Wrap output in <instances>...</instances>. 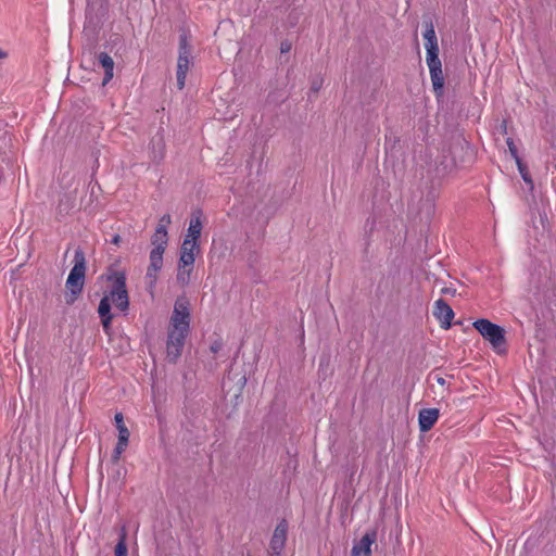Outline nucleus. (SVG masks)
<instances>
[{
  "instance_id": "nucleus-1",
  "label": "nucleus",
  "mask_w": 556,
  "mask_h": 556,
  "mask_svg": "<svg viewBox=\"0 0 556 556\" xmlns=\"http://www.w3.org/2000/svg\"><path fill=\"white\" fill-rule=\"evenodd\" d=\"M106 281L111 282L109 292L100 300L98 314L101 319L103 330L110 333L114 315L111 312V303L123 314L129 309V295L126 286V274L123 270L110 269L105 275Z\"/></svg>"
},
{
  "instance_id": "nucleus-2",
  "label": "nucleus",
  "mask_w": 556,
  "mask_h": 556,
  "mask_svg": "<svg viewBox=\"0 0 556 556\" xmlns=\"http://www.w3.org/2000/svg\"><path fill=\"white\" fill-rule=\"evenodd\" d=\"M190 302L186 296H179L174 304L166 341L167 357L173 363H175L182 353L186 339L190 332Z\"/></svg>"
},
{
  "instance_id": "nucleus-3",
  "label": "nucleus",
  "mask_w": 556,
  "mask_h": 556,
  "mask_svg": "<svg viewBox=\"0 0 556 556\" xmlns=\"http://www.w3.org/2000/svg\"><path fill=\"white\" fill-rule=\"evenodd\" d=\"M86 276V257L81 249H77L74 254V266L66 279L67 293L65 300L67 304H73L83 292Z\"/></svg>"
},
{
  "instance_id": "nucleus-4",
  "label": "nucleus",
  "mask_w": 556,
  "mask_h": 556,
  "mask_svg": "<svg viewBox=\"0 0 556 556\" xmlns=\"http://www.w3.org/2000/svg\"><path fill=\"white\" fill-rule=\"evenodd\" d=\"M201 231H202L201 212H197V213L192 214V216L190 218L187 235L185 236V239L180 247V251L190 252L192 254L200 253V244H199L198 240L201 236Z\"/></svg>"
},
{
  "instance_id": "nucleus-5",
  "label": "nucleus",
  "mask_w": 556,
  "mask_h": 556,
  "mask_svg": "<svg viewBox=\"0 0 556 556\" xmlns=\"http://www.w3.org/2000/svg\"><path fill=\"white\" fill-rule=\"evenodd\" d=\"M191 64V48L186 35H181L179 39V53L177 60V87L184 89L186 77Z\"/></svg>"
},
{
  "instance_id": "nucleus-6",
  "label": "nucleus",
  "mask_w": 556,
  "mask_h": 556,
  "mask_svg": "<svg viewBox=\"0 0 556 556\" xmlns=\"http://www.w3.org/2000/svg\"><path fill=\"white\" fill-rule=\"evenodd\" d=\"M473 327L493 345V348H500L505 343L504 329L501 326L491 323L489 319H477L473 323Z\"/></svg>"
},
{
  "instance_id": "nucleus-7",
  "label": "nucleus",
  "mask_w": 556,
  "mask_h": 556,
  "mask_svg": "<svg viewBox=\"0 0 556 556\" xmlns=\"http://www.w3.org/2000/svg\"><path fill=\"white\" fill-rule=\"evenodd\" d=\"M165 251H161L160 249H152L149 255L150 264L147 268L146 280L148 285L149 291L152 293L153 289L156 286L157 281V273L163 267V255Z\"/></svg>"
},
{
  "instance_id": "nucleus-8",
  "label": "nucleus",
  "mask_w": 556,
  "mask_h": 556,
  "mask_svg": "<svg viewBox=\"0 0 556 556\" xmlns=\"http://www.w3.org/2000/svg\"><path fill=\"white\" fill-rule=\"evenodd\" d=\"M288 529L289 526L286 519H282L277 523L269 542V556L282 555L286 547Z\"/></svg>"
},
{
  "instance_id": "nucleus-9",
  "label": "nucleus",
  "mask_w": 556,
  "mask_h": 556,
  "mask_svg": "<svg viewBox=\"0 0 556 556\" xmlns=\"http://www.w3.org/2000/svg\"><path fill=\"white\" fill-rule=\"evenodd\" d=\"M115 426L118 430V441L112 454V460L117 463L121 458L122 453L126 450L129 442V430L124 424V417L122 413H116L114 416Z\"/></svg>"
},
{
  "instance_id": "nucleus-10",
  "label": "nucleus",
  "mask_w": 556,
  "mask_h": 556,
  "mask_svg": "<svg viewBox=\"0 0 556 556\" xmlns=\"http://www.w3.org/2000/svg\"><path fill=\"white\" fill-rule=\"evenodd\" d=\"M195 255L197 254H192L186 251L179 252L177 281L182 286H187L190 282V276L193 270Z\"/></svg>"
},
{
  "instance_id": "nucleus-11",
  "label": "nucleus",
  "mask_w": 556,
  "mask_h": 556,
  "mask_svg": "<svg viewBox=\"0 0 556 556\" xmlns=\"http://www.w3.org/2000/svg\"><path fill=\"white\" fill-rule=\"evenodd\" d=\"M426 63L429 67L433 89L435 92L441 93L444 86V76L439 54L426 56Z\"/></svg>"
},
{
  "instance_id": "nucleus-12",
  "label": "nucleus",
  "mask_w": 556,
  "mask_h": 556,
  "mask_svg": "<svg viewBox=\"0 0 556 556\" xmlns=\"http://www.w3.org/2000/svg\"><path fill=\"white\" fill-rule=\"evenodd\" d=\"M433 316L439 320L441 328L448 329L454 312L444 300L439 299L433 304Z\"/></svg>"
},
{
  "instance_id": "nucleus-13",
  "label": "nucleus",
  "mask_w": 556,
  "mask_h": 556,
  "mask_svg": "<svg viewBox=\"0 0 556 556\" xmlns=\"http://www.w3.org/2000/svg\"><path fill=\"white\" fill-rule=\"evenodd\" d=\"M425 31L422 34L424 39L426 40L425 48H426V56L430 55H437L439 54V45H438V38L434 30V25L432 21L425 20L424 21Z\"/></svg>"
},
{
  "instance_id": "nucleus-14",
  "label": "nucleus",
  "mask_w": 556,
  "mask_h": 556,
  "mask_svg": "<svg viewBox=\"0 0 556 556\" xmlns=\"http://www.w3.org/2000/svg\"><path fill=\"white\" fill-rule=\"evenodd\" d=\"M377 540V531H367L363 538L353 545L352 556H370L371 545Z\"/></svg>"
},
{
  "instance_id": "nucleus-15",
  "label": "nucleus",
  "mask_w": 556,
  "mask_h": 556,
  "mask_svg": "<svg viewBox=\"0 0 556 556\" xmlns=\"http://www.w3.org/2000/svg\"><path fill=\"white\" fill-rule=\"evenodd\" d=\"M440 412L438 408H422L418 414V425L421 432L429 431L438 421Z\"/></svg>"
},
{
  "instance_id": "nucleus-16",
  "label": "nucleus",
  "mask_w": 556,
  "mask_h": 556,
  "mask_svg": "<svg viewBox=\"0 0 556 556\" xmlns=\"http://www.w3.org/2000/svg\"><path fill=\"white\" fill-rule=\"evenodd\" d=\"M165 155V142L162 135L156 134L150 142V157L153 162H161Z\"/></svg>"
},
{
  "instance_id": "nucleus-17",
  "label": "nucleus",
  "mask_w": 556,
  "mask_h": 556,
  "mask_svg": "<svg viewBox=\"0 0 556 556\" xmlns=\"http://www.w3.org/2000/svg\"><path fill=\"white\" fill-rule=\"evenodd\" d=\"M168 242L167 229L164 228L163 225H157L152 238L151 243L153 249H160L161 251H165Z\"/></svg>"
},
{
  "instance_id": "nucleus-18",
  "label": "nucleus",
  "mask_w": 556,
  "mask_h": 556,
  "mask_svg": "<svg viewBox=\"0 0 556 556\" xmlns=\"http://www.w3.org/2000/svg\"><path fill=\"white\" fill-rule=\"evenodd\" d=\"M99 63L104 68L105 75L103 78V85H106L114 75V61L111 55H109L106 52H101L98 55Z\"/></svg>"
},
{
  "instance_id": "nucleus-19",
  "label": "nucleus",
  "mask_w": 556,
  "mask_h": 556,
  "mask_svg": "<svg viewBox=\"0 0 556 556\" xmlns=\"http://www.w3.org/2000/svg\"><path fill=\"white\" fill-rule=\"evenodd\" d=\"M127 533L125 528L121 530L119 539L117 544L115 545V555L114 556H127V544H126Z\"/></svg>"
},
{
  "instance_id": "nucleus-20",
  "label": "nucleus",
  "mask_w": 556,
  "mask_h": 556,
  "mask_svg": "<svg viewBox=\"0 0 556 556\" xmlns=\"http://www.w3.org/2000/svg\"><path fill=\"white\" fill-rule=\"evenodd\" d=\"M506 143H507L510 155L516 160L518 167H520L521 161L519 159L518 150H517V147H516L514 140L511 138H507Z\"/></svg>"
},
{
  "instance_id": "nucleus-21",
  "label": "nucleus",
  "mask_w": 556,
  "mask_h": 556,
  "mask_svg": "<svg viewBox=\"0 0 556 556\" xmlns=\"http://www.w3.org/2000/svg\"><path fill=\"white\" fill-rule=\"evenodd\" d=\"M321 87H323V78L317 77V78L313 79L312 85H311V90L313 92H318Z\"/></svg>"
},
{
  "instance_id": "nucleus-22",
  "label": "nucleus",
  "mask_w": 556,
  "mask_h": 556,
  "mask_svg": "<svg viewBox=\"0 0 556 556\" xmlns=\"http://www.w3.org/2000/svg\"><path fill=\"white\" fill-rule=\"evenodd\" d=\"M172 223V217L169 214H164L160 220H159V225H163L164 228L166 229V227Z\"/></svg>"
},
{
  "instance_id": "nucleus-23",
  "label": "nucleus",
  "mask_w": 556,
  "mask_h": 556,
  "mask_svg": "<svg viewBox=\"0 0 556 556\" xmlns=\"http://www.w3.org/2000/svg\"><path fill=\"white\" fill-rule=\"evenodd\" d=\"M291 42L286 40L280 43V52L281 53H288L291 50Z\"/></svg>"
},
{
  "instance_id": "nucleus-24",
  "label": "nucleus",
  "mask_w": 556,
  "mask_h": 556,
  "mask_svg": "<svg viewBox=\"0 0 556 556\" xmlns=\"http://www.w3.org/2000/svg\"><path fill=\"white\" fill-rule=\"evenodd\" d=\"M441 293L454 296L456 294V289L451 287H444L441 289Z\"/></svg>"
},
{
  "instance_id": "nucleus-25",
  "label": "nucleus",
  "mask_w": 556,
  "mask_h": 556,
  "mask_svg": "<svg viewBox=\"0 0 556 556\" xmlns=\"http://www.w3.org/2000/svg\"><path fill=\"white\" fill-rule=\"evenodd\" d=\"M519 169H520V173H521V175H522L523 180H525L526 182H528L529 185H531V186H532V180L528 177V175H527V174H523V173H522V168H521V166L519 167Z\"/></svg>"
},
{
  "instance_id": "nucleus-26",
  "label": "nucleus",
  "mask_w": 556,
  "mask_h": 556,
  "mask_svg": "<svg viewBox=\"0 0 556 556\" xmlns=\"http://www.w3.org/2000/svg\"><path fill=\"white\" fill-rule=\"evenodd\" d=\"M220 346H222V345H220V343L215 342L214 344H212V346H211V351H212L213 353H216L217 351H219Z\"/></svg>"
},
{
  "instance_id": "nucleus-27",
  "label": "nucleus",
  "mask_w": 556,
  "mask_h": 556,
  "mask_svg": "<svg viewBox=\"0 0 556 556\" xmlns=\"http://www.w3.org/2000/svg\"><path fill=\"white\" fill-rule=\"evenodd\" d=\"M121 240H122V239H121V236H119V235H115V236L112 238L111 242H112L113 244H116V245H117V244L121 242Z\"/></svg>"
},
{
  "instance_id": "nucleus-28",
  "label": "nucleus",
  "mask_w": 556,
  "mask_h": 556,
  "mask_svg": "<svg viewBox=\"0 0 556 556\" xmlns=\"http://www.w3.org/2000/svg\"><path fill=\"white\" fill-rule=\"evenodd\" d=\"M435 381L440 384V386H445L446 381L444 378L442 377H435Z\"/></svg>"
},
{
  "instance_id": "nucleus-29",
  "label": "nucleus",
  "mask_w": 556,
  "mask_h": 556,
  "mask_svg": "<svg viewBox=\"0 0 556 556\" xmlns=\"http://www.w3.org/2000/svg\"><path fill=\"white\" fill-rule=\"evenodd\" d=\"M7 56V52H4L2 49H0V59H3Z\"/></svg>"
},
{
  "instance_id": "nucleus-30",
  "label": "nucleus",
  "mask_w": 556,
  "mask_h": 556,
  "mask_svg": "<svg viewBox=\"0 0 556 556\" xmlns=\"http://www.w3.org/2000/svg\"><path fill=\"white\" fill-rule=\"evenodd\" d=\"M248 556H251V555H248Z\"/></svg>"
}]
</instances>
